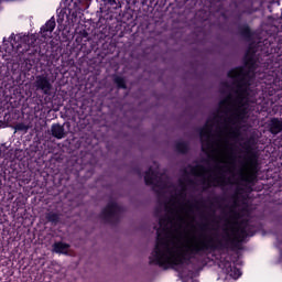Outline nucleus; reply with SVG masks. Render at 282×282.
I'll use <instances>...</instances> for the list:
<instances>
[{
	"instance_id": "nucleus-1",
	"label": "nucleus",
	"mask_w": 282,
	"mask_h": 282,
	"mask_svg": "<svg viewBox=\"0 0 282 282\" xmlns=\"http://www.w3.org/2000/svg\"><path fill=\"white\" fill-rule=\"evenodd\" d=\"M231 85H225L226 98L220 101L219 109L213 119H208L200 131L203 151L214 154L215 167L194 171L196 177L205 180L207 186H226L227 175H235V149L241 144V127L250 111V83L254 75V66L234 68L228 74Z\"/></svg>"
},
{
	"instance_id": "nucleus-2",
	"label": "nucleus",
	"mask_w": 282,
	"mask_h": 282,
	"mask_svg": "<svg viewBox=\"0 0 282 282\" xmlns=\"http://www.w3.org/2000/svg\"><path fill=\"white\" fill-rule=\"evenodd\" d=\"M159 165L145 173V184L153 186L160 197H167L166 216L160 218L156 229V246L150 256V263L170 268L186 265L189 259L204 257L215 248V238L208 234H184V229L195 221L197 204L186 199V186L180 188L167 182L166 175L158 173Z\"/></svg>"
},
{
	"instance_id": "nucleus-3",
	"label": "nucleus",
	"mask_w": 282,
	"mask_h": 282,
	"mask_svg": "<svg viewBox=\"0 0 282 282\" xmlns=\"http://www.w3.org/2000/svg\"><path fill=\"white\" fill-rule=\"evenodd\" d=\"M230 261V256L223 254L218 262V265L221 270L219 279H223L225 282H235L237 279H239V276H241V271Z\"/></svg>"
},
{
	"instance_id": "nucleus-4",
	"label": "nucleus",
	"mask_w": 282,
	"mask_h": 282,
	"mask_svg": "<svg viewBox=\"0 0 282 282\" xmlns=\"http://www.w3.org/2000/svg\"><path fill=\"white\" fill-rule=\"evenodd\" d=\"M225 235L227 239H234L236 241H243L246 237L250 236L247 228H241L239 225L230 223L225 228Z\"/></svg>"
},
{
	"instance_id": "nucleus-5",
	"label": "nucleus",
	"mask_w": 282,
	"mask_h": 282,
	"mask_svg": "<svg viewBox=\"0 0 282 282\" xmlns=\"http://www.w3.org/2000/svg\"><path fill=\"white\" fill-rule=\"evenodd\" d=\"M118 215H120V206L116 202H110L101 213V217L106 221H113L118 218Z\"/></svg>"
},
{
	"instance_id": "nucleus-6",
	"label": "nucleus",
	"mask_w": 282,
	"mask_h": 282,
	"mask_svg": "<svg viewBox=\"0 0 282 282\" xmlns=\"http://www.w3.org/2000/svg\"><path fill=\"white\" fill-rule=\"evenodd\" d=\"M20 39L21 35H14V33L10 35L9 41H7L6 37L3 39V50L6 51L7 54H9V56H12V54H14V52H17L19 47H21V44L14 43Z\"/></svg>"
},
{
	"instance_id": "nucleus-7",
	"label": "nucleus",
	"mask_w": 282,
	"mask_h": 282,
	"mask_svg": "<svg viewBox=\"0 0 282 282\" xmlns=\"http://www.w3.org/2000/svg\"><path fill=\"white\" fill-rule=\"evenodd\" d=\"M35 87L36 89H41V91H43L45 95L52 91V83L45 75H39L35 77Z\"/></svg>"
},
{
	"instance_id": "nucleus-8",
	"label": "nucleus",
	"mask_w": 282,
	"mask_h": 282,
	"mask_svg": "<svg viewBox=\"0 0 282 282\" xmlns=\"http://www.w3.org/2000/svg\"><path fill=\"white\" fill-rule=\"evenodd\" d=\"M56 28V20L54 18H51L45 25L41 28V36L44 39V41H47L52 39V33L54 32V29Z\"/></svg>"
},
{
	"instance_id": "nucleus-9",
	"label": "nucleus",
	"mask_w": 282,
	"mask_h": 282,
	"mask_svg": "<svg viewBox=\"0 0 282 282\" xmlns=\"http://www.w3.org/2000/svg\"><path fill=\"white\" fill-rule=\"evenodd\" d=\"M51 133L53 138L57 140H63L65 138V128L58 123L53 124L51 128Z\"/></svg>"
},
{
	"instance_id": "nucleus-10",
	"label": "nucleus",
	"mask_w": 282,
	"mask_h": 282,
	"mask_svg": "<svg viewBox=\"0 0 282 282\" xmlns=\"http://www.w3.org/2000/svg\"><path fill=\"white\" fill-rule=\"evenodd\" d=\"M53 251L57 254H68L69 252V245L64 242H55L53 245Z\"/></svg>"
},
{
	"instance_id": "nucleus-11",
	"label": "nucleus",
	"mask_w": 282,
	"mask_h": 282,
	"mask_svg": "<svg viewBox=\"0 0 282 282\" xmlns=\"http://www.w3.org/2000/svg\"><path fill=\"white\" fill-rule=\"evenodd\" d=\"M281 131H282V121L278 119H272L271 133H273V135H276V133H281Z\"/></svg>"
},
{
	"instance_id": "nucleus-12",
	"label": "nucleus",
	"mask_w": 282,
	"mask_h": 282,
	"mask_svg": "<svg viewBox=\"0 0 282 282\" xmlns=\"http://www.w3.org/2000/svg\"><path fill=\"white\" fill-rule=\"evenodd\" d=\"M176 149L180 153H186V151H188V144H186V142H180L177 143Z\"/></svg>"
},
{
	"instance_id": "nucleus-13",
	"label": "nucleus",
	"mask_w": 282,
	"mask_h": 282,
	"mask_svg": "<svg viewBox=\"0 0 282 282\" xmlns=\"http://www.w3.org/2000/svg\"><path fill=\"white\" fill-rule=\"evenodd\" d=\"M115 83L118 85V87H121L122 89H124V78L122 77H116L115 78Z\"/></svg>"
},
{
	"instance_id": "nucleus-14",
	"label": "nucleus",
	"mask_w": 282,
	"mask_h": 282,
	"mask_svg": "<svg viewBox=\"0 0 282 282\" xmlns=\"http://www.w3.org/2000/svg\"><path fill=\"white\" fill-rule=\"evenodd\" d=\"M47 219L48 221H58V215L54 214V213H48L47 214Z\"/></svg>"
},
{
	"instance_id": "nucleus-15",
	"label": "nucleus",
	"mask_w": 282,
	"mask_h": 282,
	"mask_svg": "<svg viewBox=\"0 0 282 282\" xmlns=\"http://www.w3.org/2000/svg\"><path fill=\"white\" fill-rule=\"evenodd\" d=\"M15 129H17V131H28L29 127L25 126L24 123H18L15 126Z\"/></svg>"
},
{
	"instance_id": "nucleus-16",
	"label": "nucleus",
	"mask_w": 282,
	"mask_h": 282,
	"mask_svg": "<svg viewBox=\"0 0 282 282\" xmlns=\"http://www.w3.org/2000/svg\"><path fill=\"white\" fill-rule=\"evenodd\" d=\"M247 36H250V29H246Z\"/></svg>"
},
{
	"instance_id": "nucleus-17",
	"label": "nucleus",
	"mask_w": 282,
	"mask_h": 282,
	"mask_svg": "<svg viewBox=\"0 0 282 282\" xmlns=\"http://www.w3.org/2000/svg\"><path fill=\"white\" fill-rule=\"evenodd\" d=\"M185 282H188V279H185Z\"/></svg>"
}]
</instances>
